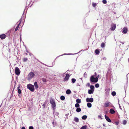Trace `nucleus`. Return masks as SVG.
<instances>
[{
	"mask_svg": "<svg viewBox=\"0 0 129 129\" xmlns=\"http://www.w3.org/2000/svg\"><path fill=\"white\" fill-rule=\"evenodd\" d=\"M84 77L86 78L87 76V74H86V72H85L84 74Z\"/></svg>",
	"mask_w": 129,
	"mask_h": 129,
	"instance_id": "nucleus-47",
	"label": "nucleus"
},
{
	"mask_svg": "<svg viewBox=\"0 0 129 129\" xmlns=\"http://www.w3.org/2000/svg\"><path fill=\"white\" fill-rule=\"evenodd\" d=\"M76 102L77 103L79 104L81 103V101L80 99H77L76 100Z\"/></svg>",
	"mask_w": 129,
	"mask_h": 129,
	"instance_id": "nucleus-31",
	"label": "nucleus"
},
{
	"mask_svg": "<svg viewBox=\"0 0 129 129\" xmlns=\"http://www.w3.org/2000/svg\"><path fill=\"white\" fill-rule=\"evenodd\" d=\"M116 24H113V25H112L111 27L110 28V29L111 30L114 31L116 28Z\"/></svg>",
	"mask_w": 129,
	"mask_h": 129,
	"instance_id": "nucleus-15",
	"label": "nucleus"
},
{
	"mask_svg": "<svg viewBox=\"0 0 129 129\" xmlns=\"http://www.w3.org/2000/svg\"><path fill=\"white\" fill-rule=\"evenodd\" d=\"M71 81H76V79L74 78L72 79Z\"/></svg>",
	"mask_w": 129,
	"mask_h": 129,
	"instance_id": "nucleus-57",
	"label": "nucleus"
},
{
	"mask_svg": "<svg viewBox=\"0 0 129 129\" xmlns=\"http://www.w3.org/2000/svg\"><path fill=\"white\" fill-rule=\"evenodd\" d=\"M71 90L69 89H68L66 91V93L67 94H69L71 93Z\"/></svg>",
	"mask_w": 129,
	"mask_h": 129,
	"instance_id": "nucleus-26",
	"label": "nucleus"
},
{
	"mask_svg": "<svg viewBox=\"0 0 129 129\" xmlns=\"http://www.w3.org/2000/svg\"><path fill=\"white\" fill-rule=\"evenodd\" d=\"M19 37H20V38H19V39H20V42H21L22 41V34H20V36H19Z\"/></svg>",
	"mask_w": 129,
	"mask_h": 129,
	"instance_id": "nucleus-46",
	"label": "nucleus"
},
{
	"mask_svg": "<svg viewBox=\"0 0 129 129\" xmlns=\"http://www.w3.org/2000/svg\"><path fill=\"white\" fill-rule=\"evenodd\" d=\"M90 88L91 89H90L94 90V87L93 85H90Z\"/></svg>",
	"mask_w": 129,
	"mask_h": 129,
	"instance_id": "nucleus-38",
	"label": "nucleus"
},
{
	"mask_svg": "<svg viewBox=\"0 0 129 129\" xmlns=\"http://www.w3.org/2000/svg\"><path fill=\"white\" fill-rule=\"evenodd\" d=\"M50 103L51 105V108L54 111L56 109V104L55 103L54 100L52 98L50 99Z\"/></svg>",
	"mask_w": 129,
	"mask_h": 129,
	"instance_id": "nucleus-3",
	"label": "nucleus"
},
{
	"mask_svg": "<svg viewBox=\"0 0 129 129\" xmlns=\"http://www.w3.org/2000/svg\"><path fill=\"white\" fill-rule=\"evenodd\" d=\"M52 123L54 127H55L56 126V122H54V121H53L52 122Z\"/></svg>",
	"mask_w": 129,
	"mask_h": 129,
	"instance_id": "nucleus-45",
	"label": "nucleus"
},
{
	"mask_svg": "<svg viewBox=\"0 0 129 129\" xmlns=\"http://www.w3.org/2000/svg\"><path fill=\"white\" fill-rule=\"evenodd\" d=\"M111 68H109L106 75V81H111Z\"/></svg>",
	"mask_w": 129,
	"mask_h": 129,
	"instance_id": "nucleus-2",
	"label": "nucleus"
},
{
	"mask_svg": "<svg viewBox=\"0 0 129 129\" xmlns=\"http://www.w3.org/2000/svg\"><path fill=\"white\" fill-rule=\"evenodd\" d=\"M15 74L17 76H19L20 73V70L19 68L17 67H16L15 69Z\"/></svg>",
	"mask_w": 129,
	"mask_h": 129,
	"instance_id": "nucleus-9",
	"label": "nucleus"
},
{
	"mask_svg": "<svg viewBox=\"0 0 129 129\" xmlns=\"http://www.w3.org/2000/svg\"><path fill=\"white\" fill-rule=\"evenodd\" d=\"M14 32V31H13L10 30V31H9V37L11 39H12L13 38V35Z\"/></svg>",
	"mask_w": 129,
	"mask_h": 129,
	"instance_id": "nucleus-13",
	"label": "nucleus"
},
{
	"mask_svg": "<svg viewBox=\"0 0 129 129\" xmlns=\"http://www.w3.org/2000/svg\"><path fill=\"white\" fill-rule=\"evenodd\" d=\"M81 111V109L80 107L78 108H76V111L77 112L79 113Z\"/></svg>",
	"mask_w": 129,
	"mask_h": 129,
	"instance_id": "nucleus-28",
	"label": "nucleus"
},
{
	"mask_svg": "<svg viewBox=\"0 0 129 129\" xmlns=\"http://www.w3.org/2000/svg\"><path fill=\"white\" fill-rule=\"evenodd\" d=\"M80 86V85L79 83H77V86Z\"/></svg>",
	"mask_w": 129,
	"mask_h": 129,
	"instance_id": "nucleus-64",
	"label": "nucleus"
},
{
	"mask_svg": "<svg viewBox=\"0 0 129 129\" xmlns=\"http://www.w3.org/2000/svg\"><path fill=\"white\" fill-rule=\"evenodd\" d=\"M95 86L96 88H98L99 86V85L98 83L96 84L95 85Z\"/></svg>",
	"mask_w": 129,
	"mask_h": 129,
	"instance_id": "nucleus-42",
	"label": "nucleus"
},
{
	"mask_svg": "<svg viewBox=\"0 0 129 129\" xmlns=\"http://www.w3.org/2000/svg\"><path fill=\"white\" fill-rule=\"evenodd\" d=\"M28 53H29V55L30 56H31V55H32L33 56H34V55L30 52H29Z\"/></svg>",
	"mask_w": 129,
	"mask_h": 129,
	"instance_id": "nucleus-58",
	"label": "nucleus"
},
{
	"mask_svg": "<svg viewBox=\"0 0 129 129\" xmlns=\"http://www.w3.org/2000/svg\"><path fill=\"white\" fill-rule=\"evenodd\" d=\"M97 5V4L96 3H95L93 2L92 3V6L94 8H95Z\"/></svg>",
	"mask_w": 129,
	"mask_h": 129,
	"instance_id": "nucleus-25",
	"label": "nucleus"
},
{
	"mask_svg": "<svg viewBox=\"0 0 129 129\" xmlns=\"http://www.w3.org/2000/svg\"><path fill=\"white\" fill-rule=\"evenodd\" d=\"M88 49H84V50L82 49L81 51H80L79 52H78V53H64V54H61V55H59L57 56V57H56V58L54 60V62L55 61V60L56 59V58H57L58 57H60L61 56H63V55H75V54H78V53L82 51H85L86 50H87Z\"/></svg>",
	"mask_w": 129,
	"mask_h": 129,
	"instance_id": "nucleus-4",
	"label": "nucleus"
},
{
	"mask_svg": "<svg viewBox=\"0 0 129 129\" xmlns=\"http://www.w3.org/2000/svg\"><path fill=\"white\" fill-rule=\"evenodd\" d=\"M74 120L76 122H79V119L77 117H75L74 118Z\"/></svg>",
	"mask_w": 129,
	"mask_h": 129,
	"instance_id": "nucleus-30",
	"label": "nucleus"
},
{
	"mask_svg": "<svg viewBox=\"0 0 129 129\" xmlns=\"http://www.w3.org/2000/svg\"><path fill=\"white\" fill-rule=\"evenodd\" d=\"M35 58L36 59H37L38 62H40L41 63H42V64H44V63H42V62H41L40 61H39L38 59H37L36 58Z\"/></svg>",
	"mask_w": 129,
	"mask_h": 129,
	"instance_id": "nucleus-53",
	"label": "nucleus"
},
{
	"mask_svg": "<svg viewBox=\"0 0 129 129\" xmlns=\"http://www.w3.org/2000/svg\"><path fill=\"white\" fill-rule=\"evenodd\" d=\"M21 129H26L24 126H23L22 127Z\"/></svg>",
	"mask_w": 129,
	"mask_h": 129,
	"instance_id": "nucleus-61",
	"label": "nucleus"
},
{
	"mask_svg": "<svg viewBox=\"0 0 129 129\" xmlns=\"http://www.w3.org/2000/svg\"><path fill=\"white\" fill-rule=\"evenodd\" d=\"M26 49V51L27 52V53H29V52L28 51V50H27V48H26V49Z\"/></svg>",
	"mask_w": 129,
	"mask_h": 129,
	"instance_id": "nucleus-59",
	"label": "nucleus"
},
{
	"mask_svg": "<svg viewBox=\"0 0 129 129\" xmlns=\"http://www.w3.org/2000/svg\"><path fill=\"white\" fill-rule=\"evenodd\" d=\"M87 118V116L86 115H83L82 117V119L83 120H86Z\"/></svg>",
	"mask_w": 129,
	"mask_h": 129,
	"instance_id": "nucleus-34",
	"label": "nucleus"
},
{
	"mask_svg": "<svg viewBox=\"0 0 129 129\" xmlns=\"http://www.w3.org/2000/svg\"><path fill=\"white\" fill-rule=\"evenodd\" d=\"M65 73H64L62 75V77H64L63 81H68L71 74H70V73H67L66 74L65 76H64V74Z\"/></svg>",
	"mask_w": 129,
	"mask_h": 129,
	"instance_id": "nucleus-5",
	"label": "nucleus"
},
{
	"mask_svg": "<svg viewBox=\"0 0 129 129\" xmlns=\"http://www.w3.org/2000/svg\"><path fill=\"white\" fill-rule=\"evenodd\" d=\"M59 114V113L58 112H56L55 113V115L56 116H58Z\"/></svg>",
	"mask_w": 129,
	"mask_h": 129,
	"instance_id": "nucleus-56",
	"label": "nucleus"
},
{
	"mask_svg": "<svg viewBox=\"0 0 129 129\" xmlns=\"http://www.w3.org/2000/svg\"><path fill=\"white\" fill-rule=\"evenodd\" d=\"M28 60V59L27 58H24L23 59V61L24 62H26Z\"/></svg>",
	"mask_w": 129,
	"mask_h": 129,
	"instance_id": "nucleus-39",
	"label": "nucleus"
},
{
	"mask_svg": "<svg viewBox=\"0 0 129 129\" xmlns=\"http://www.w3.org/2000/svg\"><path fill=\"white\" fill-rule=\"evenodd\" d=\"M87 106L88 107L90 108L92 106L91 104L89 103H88L87 104Z\"/></svg>",
	"mask_w": 129,
	"mask_h": 129,
	"instance_id": "nucleus-33",
	"label": "nucleus"
},
{
	"mask_svg": "<svg viewBox=\"0 0 129 129\" xmlns=\"http://www.w3.org/2000/svg\"><path fill=\"white\" fill-rule=\"evenodd\" d=\"M94 52L95 54L96 55H98L100 53V49L98 48L96 49L95 50Z\"/></svg>",
	"mask_w": 129,
	"mask_h": 129,
	"instance_id": "nucleus-18",
	"label": "nucleus"
},
{
	"mask_svg": "<svg viewBox=\"0 0 129 129\" xmlns=\"http://www.w3.org/2000/svg\"><path fill=\"white\" fill-rule=\"evenodd\" d=\"M127 83H128V81H127V82H126V85H125L124 87V90H125V93H126V89L127 88Z\"/></svg>",
	"mask_w": 129,
	"mask_h": 129,
	"instance_id": "nucleus-41",
	"label": "nucleus"
},
{
	"mask_svg": "<svg viewBox=\"0 0 129 129\" xmlns=\"http://www.w3.org/2000/svg\"><path fill=\"white\" fill-rule=\"evenodd\" d=\"M42 81H47L46 80V79L44 77L42 78Z\"/></svg>",
	"mask_w": 129,
	"mask_h": 129,
	"instance_id": "nucleus-48",
	"label": "nucleus"
},
{
	"mask_svg": "<svg viewBox=\"0 0 129 129\" xmlns=\"http://www.w3.org/2000/svg\"><path fill=\"white\" fill-rule=\"evenodd\" d=\"M34 86L35 89L36 90H37L39 88V85L37 81H35L34 83Z\"/></svg>",
	"mask_w": 129,
	"mask_h": 129,
	"instance_id": "nucleus-17",
	"label": "nucleus"
},
{
	"mask_svg": "<svg viewBox=\"0 0 129 129\" xmlns=\"http://www.w3.org/2000/svg\"><path fill=\"white\" fill-rule=\"evenodd\" d=\"M34 129V128L32 126H30L29 127V129Z\"/></svg>",
	"mask_w": 129,
	"mask_h": 129,
	"instance_id": "nucleus-49",
	"label": "nucleus"
},
{
	"mask_svg": "<svg viewBox=\"0 0 129 129\" xmlns=\"http://www.w3.org/2000/svg\"><path fill=\"white\" fill-rule=\"evenodd\" d=\"M116 93L115 91H113L112 92L111 94L113 96H115L116 95Z\"/></svg>",
	"mask_w": 129,
	"mask_h": 129,
	"instance_id": "nucleus-40",
	"label": "nucleus"
},
{
	"mask_svg": "<svg viewBox=\"0 0 129 129\" xmlns=\"http://www.w3.org/2000/svg\"><path fill=\"white\" fill-rule=\"evenodd\" d=\"M105 43L104 42H102L101 45V47L102 48H104L105 47Z\"/></svg>",
	"mask_w": 129,
	"mask_h": 129,
	"instance_id": "nucleus-29",
	"label": "nucleus"
},
{
	"mask_svg": "<svg viewBox=\"0 0 129 129\" xmlns=\"http://www.w3.org/2000/svg\"><path fill=\"white\" fill-rule=\"evenodd\" d=\"M105 95L107 96L108 97L109 95V92L110 89L109 88H107L105 89Z\"/></svg>",
	"mask_w": 129,
	"mask_h": 129,
	"instance_id": "nucleus-10",
	"label": "nucleus"
},
{
	"mask_svg": "<svg viewBox=\"0 0 129 129\" xmlns=\"http://www.w3.org/2000/svg\"><path fill=\"white\" fill-rule=\"evenodd\" d=\"M35 74L33 72H31L27 75V79L29 80H30L33 78L35 76Z\"/></svg>",
	"mask_w": 129,
	"mask_h": 129,
	"instance_id": "nucleus-7",
	"label": "nucleus"
},
{
	"mask_svg": "<svg viewBox=\"0 0 129 129\" xmlns=\"http://www.w3.org/2000/svg\"><path fill=\"white\" fill-rule=\"evenodd\" d=\"M105 117L106 120L108 122H112L111 120L108 116H107L106 115H105Z\"/></svg>",
	"mask_w": 129,
	"mask_h": 129,
	"instance_id": "nucleus-16",
	"label": "nucleus"
},
{
	"mask_svg": "<svg viewBox=\"0 0 129 129\" xmlns=\"http://www.w3.org/2000/svg\"><path fill=\"white\" fill-rule=\"evenodd\" d=\"M115 123L116 124V125H117L119 124V121H116L115 122Z\"/></svg>",
	"mask_w": 129,
	"mask_h": 129,
	"instance_id": "nucleus-51",
	"label": "nucleus"
},
{
	"mask_svg": "<svg viewBox=\"0 0 129 129\" xmlns=\"http://www.w3.org/2000/svg\"><path fill=\"white\" fill-rule=\"evenodd\" d=\"M15 26H16V25H15L12 28H11L9 30V31H10V30H11V31H14V29L15 27Z\"/></svg>",
	"mask_w": 129,
	"mask_h": 129,
	"instance_id": "nucleus-35",
	"label": "nucleus"
},
{
	"mask_svg": "<svg viewBox=\"0 0 129 129\" xmlns=\"http://www.w3.org/2000/svg\"><path fill=\"white\" fill-rule=\"evenodd\" d=\"M110 113L111 114H114L116 112L113 108L109 110Z\"/></svg>",
	"mask_w": 129,
	"mask_h": 129,
	"instance_id": "nucleus-19",
	"label": "nucleus"
},
{
	"mask_svg": "<svg viewBox=\"0 0 129 129\" xmlns=\"http://www.w3.org/2000/svg\"><path fill=\"white\" fill-rule=\"evenodd\" d=\"M20 86L21 85L19 84L17 88L18 95L19 98L21 97V90L20 89Z\"/></svg>",
	"mask_w": 129,
	"mask_h": 129,
	"instance_id": "nucleus-11",
	"label": "nucleus"
},
{
	"mask_svg": "<svg viewBox=\"0 0 129 129\" xmlns=\"http://www.w3.org/2000/svg\"><path fill=\"white\" fill-rule=\"evenodd\" d=\"M26 13H25V15L24 14V13H23L22 15V17L21 18L19 19V21H18V22H19V24H20L21 23L22 21V19L23 20H24V22L23 24L24 23V22L25 21V20L26 18Z\"/></svg>",
	"mask_w": 129,
	"mask_h": 129,
	"instance_id": "nucleus-8",
	"label": "nucleus"
},
{
	"mask_svg": "<svg viewBox=\"0 0 129 129\" xmlns=\"http://www.w3.org/2000/svg\"><path fill=\"white\" fill-rule=\"evenodd\" d=\"M45 104H43V106L44 107H45Z\"/></svg>",
	"mask_w": 129,
	"mask_h": 129,
	"instance_id": "nucleus-63",
	"label": "nucleus"
},
{
	"mask_svg": "<svg viewBox=\"0 0 129 129\" xmlns=\"http://www.w3.org/2000/svg\"><path fill=\"white\" fill-rule=\"evenodd\" d=\"M102 3L104 4H106L107 3V1L106 0H103Z\"/></svg>",
	"mask_w": 129,
	"mask_h": 129,
	"instance_id": "nucleus-43",
	"label": "nucleus"
},
{
	"mask_svg": "<svg viewBox=\"0 0 129 129\" xmlns=\"http://www.w3.org/2000/svg\"><path fill=\"white\" fill-rule=\"evenodd\" d=\"M128 30L127 28L125 27L121 30V31L123 34H125L127 33Z\"/></svg>",
	"mask_w": 129,
	"mask_h": 129,
	"instance_id": "nucleus-12",
	"label": "nucleus"
},
{
	"mask_svg": "<svg viewBox=\"0 0 129 129\" xmlns=\"http://www.w3.org/2000/svg\"><path fill=\"white\" fill-rule=\"evenodd\" d=\"M110 104V103L109 102H106L105 103L104 106L105 107H107L109 106Z\"/></svg>",
	"mask_w": 129,
	"mask_h": 129,
	"instance_id": "nucleus-22",
	"label": "nucleus"
},
{
	"mask_svg": "<svg viewBox=\"0 0 129 129\" xmlns=\"http://www.w3.org/2000/svg\"><path fill=\"white\" fill-rule=\"evenodd\" d=\"M15 31H14L13 35V38L14 41V40H15L17 38V37L18 36V34H16L15 33Z\"/></svg>",
	"mask_w": 129,
	"mask_h": 129,
	"instance_id": "nucleus-20",
	"label": "nucleus"
},
{
	"mask_svg": "<svg viewBox=\"0 0 129 129\" xmlns=\"http://www.w3.org/2000/svg\"><path fill=\"white\" fill-rule=\"evenodd\" d=\"M28 6H26L25 8V9L24 10V11H23V13H24H24H27V10H28Z\"/></svg>",
	"mask_w": 129,
	"mask_h": 129,
	"instance_id": "nucleus-23",
	"label": "nucleus"
},
{
	"mask_svg": "<svg viewBox=\"0 0 129 129\" xmlns=\"http://www.w3.org/2000/svg\"><path fill=\"white\" fill-rule=\"evenodd\" d=\"M33 3H32L31 4V5L29 7H31L33 5Z\"/></svg>",
	"mask_w": 129,
	"mask_h": 129,
	"instance_id": "nucleus-62",
	"label": "nucleus"
},
{
	"mask_svg": "<svg viewBox=\"0 0 129 129\" xmlns=\"http://www.w3.org/2000/svg\"><path fill=\"white\" fill-rule=\"evenodd\" d=\"M94 90H91V89H89L88 91V93L89 94H91L93 93L94 92Z\"/></svg>",
	"mask_w": 129,
	"mask_h": 129,
	"instance_id": "nucleus-24",
	"label": "nucleus"
},
{
	"mask_svg": "<svg viewBox=\"0 0 129 129\" xmlns=\"http://www.w3.org/2000/svg\"><path fill=\"white\" fill-rule=\"evenodd\" d=\"M20 24H18L17 26H16V28L15 29L14 31L16 32V31L18 29V28H19V27L20 25Z\"/></svg>",
	"mask_w": 129,
	"mask_h": 129,
	"instance_id": "nucleus-27",
	"label": "nucleus"
},
{
	"mask_svg": "<svg viewBox=\"0 0 129 129\" xmlns=\"http://www.w3.org/2000/svg\"><path fill=\"white\" fill-rule=\"evenodd\" d=\"M86 101L87 102L92 103L93 101V99L92 98H87L86 99Z\"/></svg>",
	"mask_w": 129,
	"mask_h": 129,
	"instance_id": "nucleus-14",
	"label": "nucleus"
},
{
	"mask_svg": "<svg viewBox=\"0 0 129 129\" xmlns=\"http://www.w3.org/2000/svg\"><path fill=\"white\" fill-rule=\"evenodd\" d=\"M118 104H119V108L121 109V110H122V109L121 108V107L120 106V104L119 103H118Z\"/></svg>",
	"mask_w": 129,
	"mask_h": 129,
	"instance_id": "nucleus-60",
	"label": "nucleus"
},
{
	"mask_svg": "<svg viewBox=\"0 0 129 129\" xmlns=\"http://www.w3.org/2000/svg\"><path fill=\"white\" fill-rule=\"evenodd\" d=\"M65 97L63 95H61L60 97V99L62 101H63L65 99Z\"/></svg>",
	"mask_w": 129,
	"mask_h": 129,
	"instance_id": "nucleus-32",
	"label": "nucleus"
},
{
	"mask_svg": "<svg viewBox=\"0 0 129 129\" xmlns=\"http://www.w3.org/2000/svg\"><path fill=\"white\" fill-rule=\"evenodd\" d=\"M86 86H90V84L89 83H88L86 85Z\"/></svg>",
	"mask_w": 129,
	"mask_h": 129,
	"instance_id": "nucleus-54",
	"label": "nucleus"
},
{
	"mask_svg": "<svg viewBox=\"0 0 129 129\" xmlns=\"http://www.w3.org/2000/svg\"><path fill=\"white\" fill-rule=\"evenodd\" d=\"M6 37V35L4 34L1 35H0V38L2 40L5 39Z\"/></svg>",
	"mask_w": 129,
	"mask_h": 129,
	"instance_id": "nucleus-21",
	"label": "nucleus"
},
{
	"mask_svg": "<svg viewBox=\"0 0 129 129\" xmlns=\"http://www.w3.org/2000/svg\"><path fill=\"white\" fill-rule=\"evenodd\" d=\"M80 106L79 104L76 103L75 105V107L77 108L79 107Z\"/></svg>",
	"mask_w": 129,
	"mask_h": 129,
	"instance_id": "nucleus-37",
	"label": "nucleus"
},
{
	"mask_svg": "<svg viewBox=\"0 0 129 129\" xmlns=\"http://www.w3.org/2000/svg\"><path fill=\"white\" fill-rule=\"evenodd\" d=\"M92 84H93V83H96L98 81H90Z\"/></svg>",
	"mask_w": 129,
	"mask_h": 129,
	"instance_id": "nucleus-50",
	"label": "nucleus"
},
{
	"mask_svg": "<svg viewBox=\"0 0 129 129\" xmlns=\"http://www.w3.org/2000/svg\"><path fill=\"white\" fill-rule=\"evenodd\" d=\"M90 11H89L88 12V13H87L86 14H85V16L86 17L88 15H89V12Z\"/></svg>",
	"mask_w": 129,
	"mask_h": 129,
	"instance_id": "nucleus-52",
	"label": "nucleus"
},
{
	"mask_svg": "<svg viewBox=\"0 0 129 129\" xmlns=\"http://www.w3.org/2000/svg\"><path fill=\"white\" fill-rule=\"evenodd\" d=\"M87 126L86 125L83 126L80 129H86Z\"/></svg>",
	"mask_w": 129,
	"mask_h": 129,
	"instance_id": "nucleus-36",
	"label": "nucleus"
},
{
	"mask_svg": "<svg viewBox=\"0 0 129 129\" xmlns=\"http://www.w3.org/2000/svg\"><path fill=\"white\" fill-rule=\"evenodd\" d=\"M127 122V121L126 120H124L123 121V124L124 125L126 124Z\"/></svg>",
	"mask_w": 129,
	"mask_h": 129,
	"instance_id": "nucleus-44",
	"label": "nucleus"
},
{
	"mask_svg": "<svg viewBox=\"0 0 129 129\" xmlns=\"http://www.w3.org/2000/svg\"><path fill=\"white\" fill-rule=\"evenodd\" d=\"M102 77L101 75L95 72L94 74L91 75L90 78V81H98Z\"/></svg>",
	"mask_w": 129,
	"mask_h": 129,
	"instance_id": "nucleus-1",
	"label": "nucleus"
},
{
	"mask_svg": "<svg viewBox=\"0 0 129 129\" xmlns=\"http://www.w3.org/2000/svg\"><path fill=\"white\" fill-rule=\"evenodd\" d=\"M27 88L31 91L33 92L35 91V87L34 85L31 84H28L27 85Z\"/></svg>",
	"mask_w": 129,
	"mask_h": 129,
	"instance_id": "nucleus-6",
	"label": "nucleus"
},
{
	"mask_svg": "<svg viewBox=\"0 0 129 129\" xmlns=\"http://www.w3.org/2000/svg\"><path fill=\"white\" fill-rule=\"evenodd\" d=\"M98 117L99 118H100L101 119H102V116L101 115H98Z\"/></svg>",
	"mask_w": 129,
	"mask_h": 129,
	"instance_id": "nucleus-55",
	"label": "nucleus"
}]
</instances>
